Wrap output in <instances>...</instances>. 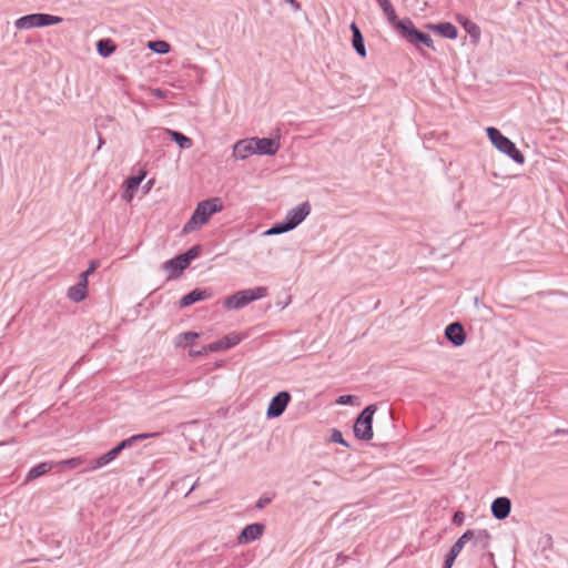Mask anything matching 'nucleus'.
<instances>
[{"label":"nucleus","instance_id":"nucleus-37","mask_svg":"<svg viewBox=\"0 0 568 568\" xmlns=\"http://www.w3.org/2000/svg\"><path fill=\"white\" fill-rule=\"evenodd\" d=\"M82 463H83L82 457H74V458H69V459L62 460L60 463V465L64 466V467H69V468H74V467L80 466Z\"/></svg>","mask_w":568,"mask_h":568},{"label":"nucleus","instance_id":"nucleus-8","mask_svg":"<svg viewBox=\"0 0 568 568\" xmlns=\"http://www.w3.org/2000/svg\"><path fill=\"white\" fill-rule=\"evenodd\" d=\"M291 402V394L286 390H282L277 393L270 402L266 416L268 418H277L280 417L286 409L287 405Z\"/></svg>","mask_w":568,"mask_h":568},{"label":"nucleus","instance_id":"nucleus-6","mask_svg":"<svg viewBox=\"0 0 568 568\" xmlns=\"http://www.w3.org/2000/svg\"><path fill=\"white\" fill-rule=\"evenodd\" d=\"M281 144H233L232 155L235 159L244 160L250 155H274L280 150Z\"/></svg>","mask_w":568,"mask_h":568},{"label":"nucleus","instance_id":"nucleus-5","mask_svg":"<svg viewBox=\"0 0 568 568\" xmlns=\"http://www.w3.org/2000/svg\"><path fill=\"white\" fill-rule=\"evenodd\" d=\"M62 22V18L48 13H31L16 20L14 27L19 30L42 28Z\"/></svg>","mask_w":568,"mask_h":568},{"label":"nucleus","instance_id":"nucleus-32","mask_svg":"<svg viewBox=\"0 0 568 568\" xmlns=\"http://www.w3.org/2000/svg\"><path fill=\"white\" fill-rule=\"evenodd\" d=\"M280 139H281L280 130H276L275 135H271L267 138L252 136V138H246V139H240L236 142H261V143H264V142H275L276 140H280Z\"/></svg>","mask_w":568,"mask_h":568},{"label":"nucleus","instance_id":"nucleus-27","mask_svg":"<svg viewBox=\"0 0 568 568\" xmlns=\"http://www.w3.org/2000/svg\"><path fill=\"white\" fill-rule=\"evenodd\" d=\"M158 435H159L158 433H143V434L133 435L126 439H123L121 442V446H123L124 449H128V448L133 447L135 444H138L139 442H141L143 439L155 437Z\"/></svg>","mask_w":568,"mask_h":568},{"label":"nucleus","instance_id":"nucleus-43","mask_svg":"<svg viewBox=\"0 0 568 568\" xmlns=\"http://www.w3.org/2000/svg\"><path fill=\"white\" fill-rule=\"evenodd\" d=\"M112 455L114 456V458H116L123 450H124V447L121 446V442L114 446L112 449H110Z\"/></svg>","mask_w":568,"mask_h":568},{"label":"nucleus","instance_id":"nucleus-31","mask_svg":"<svg viewBox=\"0 0 568 568\" xmlns=\"http://www.w3.org/2000/svg\"><path fill=\"white\" fill-rule=\"evenodd\" d=\"M149 48L160 54H165L170 51L171 47L166 41L158 40L149 43Z\"/></svg>","mask_w":568,"mask_h":568},{"label":"nucleus","instance_id":"nucleus-15","mask_svg":"<svg viewBox=\"0 0 568 568\" xmlns=\"http://www.w3.org/2000/svg\"><path fill=\"white\" fill-rule=\"evenodd\" d=\"M349 29L353 34L352 44H353L354 50L361 58H365L366 49H365L364 37L362 34L361 29L358 28V26L355 22L351 23Z\"/></svg>","mask_w":568,"mask_h":568},{"label":"nucleus","instance_id":"nucleus-9","mask_svg":"<svg viewBox=\"0 0 568 568\" xmlns=\"http://www.w3.org/2000/svg\"><path fill=\"white\" fill-rule=\"evenodd\" d=\"M149 139L160 142H192V140L178 131L156 128L150 132Z\"/></svg>","mask_w":568,"mask_h":568},{"label":"nucleus","instance_id":"nucleus-10","mask_svg":"<svg viewBox=\"0 0 568 568\" xmlns=\"http://www.w3.org/2000/svg\"><path fill=\"white\" fill-rule=\"evenodd\" d=\"M265 529V525L261 523H254L246 525L237 536V542L240 545L250 544L256 539H258Z\"/></svg>","mask_w":568,"mask_h":568},{"label":"nucleus","instance_id":"nucleus-21","mask_svg":"<svg viewBox=\"0 0 568 568\" xmlns=\"http://www.w3.org/2000/svg\"><path fill=\"white\" fill-rule=\"evenodd\" d=\"M187 266L181 261L180 256H175L163 264V268L171 273L170 277L179 276Z\"/></svg>","mask_w":568,"mask_h":568},{"label":"nucleus","instance_id":"nucleus-14","mask_svg":"<svg viewBox=\"0 0 568 568\" xmlns=\"http://www.w3.org/2000/svg\"><path fill=\"white\" fill-rule=\"evenodd\" d=\"M211 295L212 294L209 288L196 287L193 291H191L190 293L185 294L179 301V305H180V307H187L196 302H201V301L210 298Z\"/></svg>","mask_w":568,"mask_h":568},{"label":"nucleus","instance_id":"nucleus-34","mask_svg":"<svg viewBox=\"0 0 568 568\" xmlns=\"http://www.w3.org/2000/svg\"><path fill=\"white\" fill-rule=\"evenodd\" d=\"M329 440L349 447L348 442L344 439L342 432L337 428L332 429Z\"/></svg>","mask_w":568,"mask_h":568},{"label":"nucleus","instance_id":"nucleus-25","mask_svg":"<svg viewBox=\"0 0 568 568\" xmlns=\"http://www.w3.org/2000/svg\"><path fill=\"white\" fill-rule=\"evenodd\" d=\"M115 44L110 39H101L97 42V51L103 57H110L115 51Z\"/></svg>","mask_w":568,"mask_h":568},{"label":"nucleus","instance_id":"nucleus-38","mask_svg":"<svg viewBox=\"0 0 568 568\" xmlns=\"http://www.w3.org/2000/svg\"><path fill=\"white\" fill-rule=\"evenodd\" d=\"M357 399L354 395H341L336 399V404L338 405H352Z\"/></svg>","mask_w":568,"mask_h":568},{"label":"nucleus","instance_id":"nucleus-19","mask_svg":"<svg viewBox=\"0 0 568 568\" xmlns=\"http://www.w3.org/2000/svg\"><path fill=\"white\" fill-rule=\"evenodd\" d=\"M496 149L508 155L516 163L523 164L525 162V156L520 150L517 149L516 144H494Z\"/></svg>","mask_w":568,"mask_h":568},{"label":"nucleus","instance_id":"nucleus-40","mask_svg":"<svg viewBox=\"0 0 568 568\" xmlns=\"http://www.w3.org/2000/svg\"><path fill=\"white\" fill-rule=\"evenodd\" d=\"M272 501L271 497L262 496L258 498V500L255 504V507L257 509H263L266 505H268Z\"/></svg>","mask_w":568,"mask_h":568},{"label":"nucleus","instance_id":"nucleus-4","mask_svg":"<svg viewBox=\"0 0 568 568\" xmlns=\"http://www.w3.org/2000/svg\"><path fill=\"white\" fill-rule=\"evenodd\" d=\"M376 412V405L366 406L357 416L353 430L357 439L371 440L373 438V416Z\"/></svg>","mask_w":568,"mask_h":568},{"label":"nucleus","instance_id":"nucleus-44","mask_svg":"<svg viewBox=\"0 0 568 568\" xmlns=\"http://www.w3.org/2000/svg\"><path fill=\"white\" fill-rule=\"evenodd\" d=\"M204 347L201 351H190V356L195 357L205 354Z\"/></svg>","mask_w":568,"mask_h":568},{"label":"nucleus","instance_id":"nucleus-45","mask_svg":"<svg viewBox=\"0 0 568 568\" xmlns=\"http://www.w3.org/2000/svg\"><path fill=\"white\" fill-rule=\"evenodd\" d=\"M295 10L301 8V4L296 0H286Z\"/></svg>","mask_w":568,"mask_h":568},{"label":"nucleus","instance_id":"nucleus-36","mask_svg":"<svg viewBox=\"0 0 568 568\" xmlns=\"http://www.w3.org/2000/svg\"><path fill=\"white\" fill-rule=\"evenodd\" d=\"M223 344H225L226 349L234 347L241 341V338L236 334H229L222 338Z\"/></svg>","mask_w":568,"mask_h":568},{"label":"nucleus","instance_id":"nucleus-46","mask_svg":"<svg viewBox=\"0 0 568 568\" xmlns=\"http://www.w3.org/2000/svg\"><path fill=\"white\" fill-rule=\"evenodd\" d=\"M154 95L158 97V98H162L163 97V93L160 89H155L154 90Z\"/></svg>","mask_w":568,"mask_h":568},{"label":"nucleus","instance_id":"nucleus-12","mask_svg":"<svg viewBox=\"0 0 568 568\" xmlns=\"http://www.w3.org/2000/svg\"><path fill=\"white\" fill-rule=\"evenodd\" d=\"M445 337L454 346H462L466 341L464 326L459 322H453L445 328Z\"/></svg>","mask_w":568,"mask_h":568},{"label":"nucleus","instance_id":"nucleus-41","mask_svg":"<svg viewBox=\"0 0 568 568\" xmlns=\"http://www.w3.org/2000/svg\"><path fill=\"white\" fill-rule=\"evenodd\" d=\"M465 520V514L460 510L456 511L453 516V523L457 526L463 525Z\"/></svg>","mask_w":568,"mask_h":568},{"label":"nucleus","instance_id":"nucleus-33","mask_svg":"<svg viewBox=\"0 0 568 568\" xmlns=\"http://www.w3.org/2000/svg\"><path fill=\"white\" fill-rule=\"evenodd\" d=\"M199 337V334L195 332H184L179 335L178 346L187 345L193 343Z\"/></svg>","mask_w":568,"mask_h":568},{"label":"nucleus","instance_id":"nucleus-29","mask_svg":"<svg viewBox=\"0 0 568 568\" xmlns=\"http://www.w3.org/2000/svg\"><path fill=\"white\" fill-rule=\"evenodd\" d=\"M201 245H194L190 247L185 253L180 254L181 261L189 266L190 263L200 255Z\"/></svg>","mask_w":568,"mask_h":568},{"label":"nucleus","instance_id":"nucleus-16","mask_svg":"<svg viewBox=\"0 0 568 568\" xmlns=\"http://www.w3.org/2000/svg\"><path fill=\"white\" fill-rule=\"evenodd\" d=\"M145 175L146 172L141 170L138 175L130 176L125 180L126 189L123 193V199L128 201L132 200L133 193L138 190Z\"/></svg>","mask_w":568,"mask_h":568},{"label":"nucleus","instance_id":"nucleus-24","mask_svg":"<svg viewBox=\"0 0 568 568\" xmlns=\"http://www.w3.org/2000/svg\"><path fill=\"white\" fill-rule=\"evenodd\" d=\"M114 456L112 455L111 450L106 452L105 454L101 455L100 457L93 459L89 466L84 468L83 471H92L98 468L104 467L105 465L110 464L112 460H114Z\"/></svg>","mask_w":568,"mask_h":568},{"label":"nucleus","instance_id":"nucleus-35","mask_svg":"<svg viewBox=\"0 0 568 568\" xmlns=\"http://www.w3.org/2000/svg\"><path fill=\"white\" fill-rule=\"evenodd\" d=\"M226 349L225 344H223L222 339L213 342L206 346H204V352L213 353Z\"/></svg>","mask_w":568,"mask_h":568},{"label":"nucleus","instance_id":"nucleus-39","mask_svg":"<svg viewBox=\"0 0 568 568\" xmlns=\"http://www.w3.org/2000/svg\"><path fill=\"white\" fill-rule=\"evenodd\" d=\"M98 265V261H91L89 268L81 273V278L88 280V276L97 270Z\"/></svg>","mask_w":568,"mask_h":568},{"label":"nucleus","instance_id":"nucleus-2","mask_svg":"<svg viewBox=\"0 0 568 568\" xmlns=\"http://www.w3.org/2000/svg\"><path fill=\"white\" fill-rule=\"evenodd\" d=\"M268 291L265 286H257L254 288H247L236 292L233 295L227 296L223 305L226 310H240L251 302L267 296Z\"/></svg>","mask_w":568,"mask_h":568},{"label":"nucleus","instance_id":"nucleus-13","mask_svg":"<svg viewBox=\"0 0 568 568\" xmlns=\"http://www.w3.org/2000/svg\"><path fill=\"white\" fill-rule=\"evenodd\" d=\"M490 510L496 519L504 520L510 514L511 501L508 497H497L493 500Z\"/></svg>","mask_w":568,"mask_h":568},{"label":"nucleus","instance_id":"nucleus-18","mask_svg":"<svg viewBox=\"0 0 568 568\" xmlns=\"http://www.w3.org/2000/svg\"><path fill=\"white\" fill-rule=\"evenodd\" d=\"M87 287L88 280L81 278L79 283L68 290V297L75 303L83 301L87 297Z\"/></svg>","mask_w":568,"mask_h":568},{"label":"nucleus","instance_id":"nucleus-11","mask_svg":"<svg viewBox=\"0 0 568 568\" xmlns=\"http://www.w3.org/2000/svg\"><path fill=\"white\" fill-rule=\"evenodd\" d=\"M311 213V205L308 202H303L300 205L290 210L285 216L292 229L298 226Z\"/></svg>","mask_w":568,"mask_h":568},{"label":"nucleus","instance_id":"nucleus-42","mask_svg":"<svg viewBox=\"0 0 568 568\" xmlns=\"http://www.w3.org/2000/svg\"><path fill=\"white\" fill-rule=\"evenodd\" d=\"M112 455L114 456V458H116L123 450H124V447L121 446V442L114 446L112 449H110Z\"/></svg>","mask_w":568,"mask_h":568},{"label":"nucleus","instance_id":"nucleus-48","mask_svg":"<svg viewBox=\"0 0 568 568\" xmlns=\"http://www.w3.org/2000/svg\"><path fill=\"white\" fill-rule=\"evenodd\" d=\"M487 556H488V559H490L491 561H494V554H493V552H488V554H487Z\"/></svg>","mask_w":568,"mask_h":568},{"label":"nucleus","instance_id":"nucleus-1","mask_svg":"<svg viewBox=\"0 0 568 568\" xmlns=\"http://www.w3.org/2000/svg\"><path fill=\"white\" fill-rule=\"evenodd\" d=\"M223 209V201L217 196L199 202L193 214L184 224L182 233L187 234L197 231L210 221L213 214L221 212Z\"/></svg>","mask_w":568,"mask_h":568},{"label":"nucleus","instance_id":"nucleus-20","mask_svg":"<svg viewBox=\"0 0 568 568\" xmlns=\"http://www.w3.org/2000/svg\"><path fill=\"white\" fill-rule=\"evenodd\" d=\"M465 546V540L463 539V536H460L454 545L450 547L448 554L446 555L445 561L443 564V568H452L457 556L463 550Z\"/></svg>","mask_w":568,"mask_h":568},{"label":"nucleus","instance_id":"nucleus-30","mask_svg":"<svg viewBox=\"0 0 568 568\" xmlns=\"http://www.w3.org/2000/svg\"><path fill=\"white\" fill-rule=\"evenodd\" d=\"M486 132L490 142H511L507 136L503 135L500 131L494 126L487 128Z\"/></svg>","mask_w":568,"mask_h":568},{"label":"nucleus","instance_id":"nucleus-22","mask_svg":"<svg viewBox=\"0 0 568 568\" xmlns=\"http://www.w3.org/2000/svg\"><path fill=\"white\" fill-rule=\"evenodd\" d=\"M457 21L464 27L474 42L478 41L480 37V29L475 22L464 16H458Z\"/></svg>","mask_w":568,"mask_h":568},{"label":"nucleus","instance_id":"nucleus-26","mask_svg":"<svg viewBox=\"0 0 568 568\" xmlns=\"http://www.w3.org/2000/svg\"><path fill=\"white\" fill-rule=\"evenodd\" d=\"M376 1L378 2L379 7L382 8L384 13L386 14L388 21L395 28L396 27V22H398L399 20L397 19V14H396L395 9L392 6L390 1L389 0H376Z\"/></svg>","mask_w":568,"mask_h":568},{"label":"nucleus","instance_id":"nucleus-3","mask_svg":"<svg viewBox=\"0 0 568 568\" xmlns=\"http://www.w3.org/2000/svg\"><path fill=\"white\" fill-rule=\"evenodd\" d=\"M396 30H398L402 37L410 44L419 47L423 44L432 50H435L433 39L429 34L417 30L409 18H405L396 22Z\"/></svg>","mask_w":568,"mask_h":568},{"label":"nucleus","instance_id":"nucleus-28","mask_svg":"<svg viewBox=\"0 0 568 568\" xmlns=\"http://www.w3.org/2000/svg\"><path fill=\"white\" fill-rule=\"evenodd\" d=\"M293 229L285 220L273 224L268 230L264 232V235H278L292 231Z\"/></svg>","mask_w":568,"mask_h":568},{"label":"nucleus","instance_id":"nucleus-17","mask_svg":"<svg viewBox=\"0 0 568 568\" xmlns=\"http://www.w3.org/2000/svg\"><path fill=\"white\" fill-rule=\"evenodd\" d=\"M428 28L437 32L440 37L446 39H456L458 36L457 28L450 22H440L438 24H428Z\"/></svg>","mask_w":568,"mask_h":568},{"label":"nucleus","instance_id":"nucleus-23","mask_svg":"<svg viewBox=\"0 0 568 568\" xmlns=\"http://www.w3.org/2000/svg\"><path fill=\"white\" fill-rule=\"evenodd\" d=\"M52 467H53L52 463H47V462L36 465L28 471L24 481L26 483L31 481V480L49 473L52 469Z\"/></svg>","mask_w":568,"mask_h":568},{"label":"nucleus","instance_id":"nucleus-49","mask_svg":"<svg viewBox=\"0 0 568 568\" xmlns=\"http://www.w3.org/2000/svg\"><path fill=\"white\" fill-rule=\"evenodd\" d=\"M102 144H98L97 151L101 149Z\"/></svg>","mask_w":568,"mask_h":568},{"label":"nucleus","instance_id":"nucleus-7","mask_svg":"<svg viewBox=\"0 0 568 568\" xmlns=\"http://www.w3.org/2000/svg\"><path fill=\"white\" fill-rule=\"evenodd\" d=\"M462 536L465 545L471 541L473 548L487 550L490 546L491 535L486 529H467Z\"/></svg>","mask_w":568,"mask_h":568},{"label":"nucleus","instance_id":"nucleus-47","mask_svg":"<svg viewBox=\"0 0 568 568\" xmlns=\"http://www.w3.org/2000/svg\"><path fill=\"white\" fill-rule=\"evenodd\" d=\"M180 146V149H184V148H189L191 146L192 144H178Z\"/></svg>","mask_w":568,"mask_h":568}]
</instances>
